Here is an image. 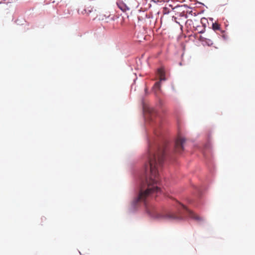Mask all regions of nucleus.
Returning a JSON list of instances; mask_svg holds the SVG:
<instances>
[{
	"instance_id": "8",
	"label": "nucleus",
	"mask_w": 255,
	"mask_h": 255,
	"mask_svg": "<svg viewBox=\"0 0 255 255\" xmlns=\"http://www.w3.org/2000/svg\"><path fill=\"white\" fill-rule=\"evenodd\" d=\"M147 111L150 115H152L155 113L154 109L152 108H148Z\"/></svg>"
},
{
	"instance_id": "5",
	"label": "nucleus",
	"mask_w": 255,
	"mask_h": 255,
	"mask_svg": "<svg viewBox=\"0 0 255 255\" xmlns=\"http://www.w3.org/2000/svg\"><path fill=\"white\" fill-rule=\"evenodd\" d=\"M157 74L159 77L160 81L165 80V72L162 68L158 69Z\"/></svg>"
},
{
	"instance_id": "1",
	"label": "nucleus",
	"mask_w": 255,
	"mask_h": 255,
	"mask_svg": "<svg viewBox=\"0 0 255 255\" xmlns=\"http://www.w3.org/2000/svg\"><path fill=\"white\" fill-rule=\"evenodd\" d=\"M165 145H152L148 147V163L149 175L144 182L141 184L138 195L131 203V206L135 208L139 203L144 202L148 214L152 218L159 220H179L183 218L184 215H187L190 218L197 221H202V218L192 211L188 209L183 205L177 203V213H174L166 210L159 211L152 205H147L146 199L154 193L160 192L161 189L158 186V168L162 165L165 155Z\"/></svg>"
},
{
	"instance_id": "3",
	"label": "nucleus",
	"mask_w": 255,
	"mask_h": 255,
	"mask_svg": "<svg viewBox=\"0 0 255 255\" xmlns=\"http://www.w3.org/2000/svg\"><path fill=\"white\" fill-rule=\"evenodd\" d=\"M93 12L94 8L91 6H88L85 8H81L78 10V13L79 15L86 17L90 16Z\"/></svg>"
},
{
	"instance_id": "4",
	"label": "nucleus",
	"mask_w": 255,
	"mask_h": 255,
	"mask_svg": "<svg viewBox=\"0 0 255 255\" xmlns=\"http://www.w3.org/2000/svg\"><path fill=\"white\" fill-rule=\"evenodd\" d=\"M200 40L209 46L213 44V41L211 38L200 36Z\"/></svg>"
},
{
	"instance_id": "2",
	"label": "nucleus",
	"mask_w": 255,
	"mask_h": 255,
	"mask_svg": "<svg viewBox=\"0 0 255 255\" xmlns=\"http://www.w3.org/2000/svg\"><path fill=\"white\" fill-rule=\"evenodd\" d=\"M185 142V139L181 136H178L175 141V150L177 152H181L184 149L183 145Z\"/></svg>"
},
{
	"instance_id": "9",
	"label": "nucleus",
	"mask_w": 255,
	"mask_h": 255,
	"mask_svg": "<svg viewBox=\"0 0 255 255\" xmlns=\"http://www.w3.org/2000/svg\"><path fill=\"white\" fill-rule=\"evenodd\" d=\"M120 8H121V9H122V10H123V11H126V9H123V8H122V7H120Z\"/></svg>"
},
{
	"instance_id": "6",
	"label": "nucleus",
	"mask_w": 255,
	"mask_h": 255,
	"mask_svg": "<svg viewBox=\"0 0 255 255\" xmlns=\"http://www.w3.org/2000/svg\"><path fill=\"white\" fill-rule=\"evenodd\" d=\"M160 81L156 82L153 86V89L154 90H159L160 88Z\"/></svg>"
},
{
	"instance_id": "7",
	"label": "nucleus",
	"mask_w": 255,
	"mask_h": 255,
	"mask_svg": "<svg viewBox=\"0 0 255 255\" xmlns=\"http://www.w3.org/2000/svg\"><path fill=\"white\" fill-rule=\"evenodd\" d=\"M213 29L214 30H220V25L216 22L213 23L212 24Z\"/></svg>"
},
{
	"instance_id": "10",
	"label": "nucleus",
	"mask_w": 255,
	"mask_h": 255,
	"mask_svg": "<svg viewBox=\"0 0 255 255\" xmlns=\"http://www.w3.org/2000/svg\"><path fill=\"white\" fill-rule=\"evenodd\" d=\"M148 166H147L146 167V170H147L148 169Z\"/></svg>"
}]
</instances>
